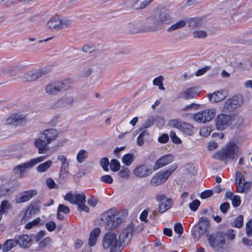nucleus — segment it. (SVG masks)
<instances>
[{
  "instance_id": "5",
  "label": "nucleus",
  "mask_w": 252,
  "mask_h": 252,
  "mask_svg": "<svg viewBox=\"0 0 252 252\" xmlns=\"http://www.w3.org/2000/svg\"><path fill=\"white\" fill-rule=\"evenodd\" d=\"M72 83L70 79H66L61 81H52L46 86L45 92L49 95H55L60 92L67 90Z\"/></svg>"
},
{
  "instance_id": "16",
  "label": "nucleus",
  "mask_w": 252,
  "mask_h": 252,
  "mask_svg": "<svg viewBox=\"0 0 252 252\" xmlns=\"http://www.w3.org/2000/svg\"><path fill=\"white\" fill-rule=\"evenodd\" d=\"M26 115L20 113L11 115L6 119L4 124L7 125H20L26 122Z\"/></svg>"
},
{
  "instance_id": "3",
  "label": "nucleus",
  "mask_w": 252,
  "mask_h": 252,
  "mask_svg": "<svg viewBox=\"0 0 252 252\" xmlns=\"http://www.w3.org/2000/svg\"><path fill=\"white\" fill-rule=\"evenodd\" d=\"M208 242L212 249L216 252H224L226 249L225 233L217 232L209 235Z\"/></svg>"
},
{
  "instance_id": "43",
  "label": "nucleus",
  "mask_w": 252,
  "mask_h": 252,
  "mask_svg": "<svg viewBox=\"0 0 252 252\" xmlns=\"http://www.w3.org/2000/svg\"><path fill=\"white\" fill-rule=\"evenodd\" d=\"M148 132L146 131L141 132L137 138V145L140 146H142L144 143L145 137L148 136Z\"/></svg>"
},
{
  "instance_id": "21",
  "label": "nucleus",
  "mask_w": 252,
  "mask_h": 252,
  "mask_svg": "<svg viewBox=\"0 0 252 252\" xmlns=\"http://www.w3.org/2000/svg\"><path fill=\"white\" fill-rule=\"evenodd\" d=\"M59 132L54 128L46 129L41 132L39 135L49 144L54 141L58 137Z\"/></svg>"
},
{
  "instance_id": "6",
  "label": "nucleus",
  "mask_w": 252,
  "mask_h": 252,
  "mask_svg": "<svg viewBox=\"0 0 252 252\" xmlns=\"http://www.w3.org/2000/svg\"><path fill=\"white\" fill-rule=\"evenodd\" d=\"M102 246L104 249L107 250L110 252L122 251V248L119 245L117 235L113 232H109L104 234L102 240Z\"/></svg>"
},
{
  "instance_id": "56",
  "label": "nucleus",
  "mask_w": 252,
  "mask_h": 252,
  "mask_svg": "<svg viewBox=\"0 0 252 252\" xmlns=\"http://www.w3.org/2000/svg\"><path fill=\"white\" fill-rule=\"evenodd\" d=\"M200 203L198 200H195L189 203V207L191 211H195L200 206Z\"/></svg>"
},
{
  "instance_id": "40",
  "label": "nucleus",
  "mask_w": 252,
  "mask_h": 252,
  "mask_svg": "<svg viewBox=\"0 0 252 252\" xmlns=\"http://www.w3.org/2000/svg\"><path fill=\"white\" fill-rule=\"evenodd\" d=\"M88 157V152L85 150H80L77 154L76 159L79 163L84 162Z\"/></svg>"
},
{
  "instance_id": "61",
  "label": "nucleus",
  "mask_w": 252,
  "mask_h": 252,
  "mask_svg": "<svg viewBox=\"0 0 252 252\" xmlns=\"http://www.w3.org/2000/svg\"><path fill=\"white\" fill-rule=\"evenodd\" d=\"M245 178L241 172H237L235 177V184H237L240 182H244Z\"/></svg>"
},
{
  "instance_id": "17",
  "label": "nucleus",
  "mask_w": 252,
  "mask_h": 252,
  "mask_svg": "<svg viewBox=\"0 0 252 252\" xmlns=\"http://www.w3.org/2000/svg\"><path fill=\"white\" fill-rule=\"evenodd\" d=\"M45 73L41 69L32 70L27 72L22 77L23 82H32L44 75Z\"/></svg>"
},
{
  "instance_id": "57",
  "label": "nucleus",
  "mask_w": 252,
  "mask_h": 252,
  "mask_svg": "<svg viewBox=\"0 0 252 252\" xmlns=\"http://www.w3.org/2000/svg\"><path fill=\"white\" fill-rule=\"evenodd\" d=\"M170 136L172 139V142L175 144H180L182 142L181 140L176 134V133L173 131H171L170 133Z\"/></svg>"
},
{
  "instance_id": "19",
  "label": "nucleus",
  "mask_w": 252,
  "mask_h": 252,
  "mask_svg": "<svg viewBox=\"0 0 252 252\" xmlns=\"http://www.w3.org/2000/svg\"><path fill=\"white\" fill-rule=\"evenodd\" d=\"M231 121L230 116L225 114L218 115L216 119V125L218 130H222L225 129Z\"/></svg>"
},
{
  "instance_id": "44",
  "label": "nucleus",
  "mask_w": 252,
  "mask_h": 252,
  "mask_svg": "<svg viewBox=\"0 0 252 252\" xmlns=\"http://www.w3.org/2000/svg\"><path fill=\"white\" fill-rule=\"evenodd\" d=\"M130 171L125 167H122V169L119 172V176L124 179H128L129 177Z\"/></svg>"
},
{
  "instance_id": "11",
  "label": "nucleus",
  "mask_w": 252,
  "mask_h": 252,
  "mask_svg": "<svg viewBox=\"0 0 252 252\" xmlns=\"http://www.w3.org/2000/svg\"><path fill=\"white\" fill-rule=\"evenodd\" d=\"M210 221H206L203 219L199 220L197 224L195 225L192 229V235L194 241H197L205 234L208 232Z\"/></svg>"
},
{
  "instance_id": "10",
  "label": "nucleus",
  "mask_w": 252,
  "mask_h": 252,
  "mask_svg": "<svg viewBox=\"0 0 252 252\" xmlns=\"http://www.w3.org/2000/svg\"><path fill=\"white\" fill-rule=\"evenodd\" d=\"M216 114V109L214 108L206 109L200 111L193 115V120L200 124H205L214 119Z\"/></svg>"
},
{
  "instance_id": "18",
  "label": "nucleus",
  "mask_w": 252,
  "mask_h": 252,
  "mask_svg": "<svg viewBox=\"0 0 252 252\" xmlns=\"http://www.w3.org/2000/svg\"><path fill=\"white\" fill-rule=\"evenodd\" d=\"M133 174L137 177L143 178L152 173V169L146 164H140L133 170Z\"/></svg>"
},
{
  "instance_id": "13",
  "label": "nucleus",
  "mask_w": 252,
  "mask_h": 252,
  "mask_svg": "<svg viewBox=\"0 0 252 252\" xmlns=\"http://www.w3.org/2000/svg\"><path fill=\"white\" fill-rule=\"evenodd\" d=\"M168 124L171 127L181 130L188 135L191 136L193 134V126L190 124L182 122L177 119L170 120Z\"/></svg>"
},
{
  "instance_id": "4",
  "label": "nucleus",
  "mask_w": 252,
  "mask_h": 252,
  "mask_svg": "<svg viewBox=\"0 0 252 252\" xmlns=\"http://www.w3.org/2000/svg\"><path fill=\"white\" fill-rule=\"evenodd\" d=\"M187 23L189 28L195 29L201 27L203 25V21L201 18L198 17L191 18L188 20L187 21L181 20L172 24L167 28V32H171L176 30L182 29L185 27Z\"/></svg>"
},
{
  "instance_id": "7",
  "label": "nucleus",
  "mask_w": 252,
  "mask_h": 252,
  "mask_svg": "<svg viewBox=\"0 0 252 252\" xmlns=\"http://www.w3.org/2000/svg\"><path fill=\"white\" fill-rule=\"evenodd\" d=\"M86 198L85 194L83 192L72 193L71 192H69L66 193L64 197L65 200L71 204H76L79 211L88 213L89 212V208L85 205Z\"/></svg>"
},
{
  "instance_id": "15",
  "label": "nucleus",
  "mask_w": 252,
  "mask_h": 252,
  "mask_svg": "<svg viewBox=\"0 0 252 252\" xmlns=\"http://www.w3.org/2000/svg\"><path fill=\"white\" fill-rule=\"evenodd\" d=\"M37 194V191L35 189L22 191L15 196V203L19 204L27 202L36 196Z\"/></svg>"
},
{
  "instance_id": "1",
  "label": "nucleus",
  "mask_w": 252,
  "mask_h": 252,
  "mask_svg": "<svg viewBox=\"0 0 252 252\" xmlns=\"http://www.w3.org/2000/svg\"><path fill=\"white\" fill-rule=\"evenodd\" d=\"M175 20L173 14L168 8H162L157 14H153L147 20L150 30L155 32L164 29Z\"/></svg>"
},
{
  "instance_id": "38",
  "label": "nucleus",
  "mask_w": 252,
  "mask_h": 252,
  "mask_svg": "<svg viewBox=\"0 0 252 252\" xmlns=\"http://www.w3.org/2000/svg\"><path fill=\"white\" fill-rule=\"evenodd\" d=\"M153 0H136L134 6L136 9H143Z\"/></svg>"
},
{
  "instance_id": "37",
  "label": "nucleus",
  "mask_w": 252,
  "mask_h": 252,
  "mask_svg": "<svg viewBox=\"0 0 252 252\" xmlns=\"http://www.w3.org/2000/svg\"><path fill=\"white\" fill-rule=\"evenodd\" d=\"M135 157L132 154H127L125 155L122 159L123 163L126 166L130 165L134 161Z\"/></svg>"
},
{
  "instance_id": "14",
  "label": "nucleus",
  "mask_w": 252,
  "mask_h": 252,
  "mask_svg": "<svg viewBox=\"0 0 252 252\" xmlns=\"http://www.w3.org/2000/svg\"><path fill=\"white\" fill-rule=\"evenodd\" d=\"M133 227L131 225H128L124 228L119 235V245L122 248V250L130 242L132 234Z\"/></svg>"
},
{
  "instance_id": "9",
  "label": "nucleus",
  "mask_w": 252,
  "mask_h": 252,
  "mask_svg": "<svg viewBox=\"0 0 252 252\" xmlns=\"http://www.w3.org/2000/svg\"><path fill=\"white\" fill-rule=\"evenodd\" d=\"M176 167H171L166 170H161L156 173L151 179L150 184L153 186H158L165 183Z\"/></svg>"
},
{
  "instance_id": "31",
  "label": "nucleus",
  "mask_w": 252,
  "mask_h": 252,
  "mask_svg": "<svg viewBox=\"0 0 252 252\" xmlns=\"http://www.w3.org/2000/svg\"><path fill=\"white\" fill-rule=\"evenodd\" d=\"M74 98L71 96L62 98L58 101V104L60 107L68 108L73 104Z\"/></svg>"
},
{
  "instance_id": "24",
  "label": "nucleus",
  "mask_w": 252,
  "mask_h": 252,
  "mask_svg": "<svg viewBox=\"0 0 252 252\" xmlns=\"http://www.w3.org/2000/svg\"><path fill=\"white\" fill-rule=\"evenodd\" d=\"M32 168L30 161L17 165L14 168V173L19 177L22 178L25 176L26 170Z\"/></svg>"
},
{
  "instance_id": "63",
  "label": "nucleus",
  "mask_w": 252,
  "mask_h": 252,
  "mask_svg": "<svg viewBox=\"0 0 252 252\" xmlns=\"http://www.w3.org/2000/svg\"><path fill=\"white\" fill-rule=\"evenodd\" d=\"M70 210L68 207L63 205L60 204L58 207V211L59 212L63 213L64 214H67L69 213Z\"/></svg>"
},
{
  "instance_id": "22",
  "label": "nucleus",
  "mask_w": 252,
  "mask_h": 252,
  "mask_svg": "<svg viewBox=\"0 0 252 252\" xmlns=\"http://www.w3.org/2000/svg\"><path fill=\"white\" fill-rule=\"evenodd\" d=\"M199 93L195 87L187 88L178 94V98L189 99L199 95Z\"/></svg>"
},
{
  "instance_id": "54",
  "label": "nucleus",
  "mask_w": 252,
  "mask_h": 252,
  "mask_svg": "<svg viewBox=\"0 0 252 252\" xmlns=\"http://www.w3.org/2000/svg\"><path fill=\"white\" fill-rule=\"evenodd\" d=\"M100 180L101 182H104L106 184H112L113 181V178L109 175H105L102 176L100 178Z\"/></svg>"
},
{
  "instance_id": "12",
  "label": "nucleus",
  "mask_w": 252,
  "mask_h": 252,
  "mask_svg": "<svg viewBox=\"0 0 252 252\" xmlns=\"http://www.w3.org/2000/svg\"><path fill=\"white\" fill-rule=\"evenodd\" d=\"M156 199L158 202V210L160 213H163L166 212L173 205L172 199L167 197L164 194H157Z\"/></svg>"
},
{
  "instance_id": "36",
  "label": "nucleus",
  "mask_w": 252,
  "mask_h": 252,
  "mask_svg": "<svg viewBox=\"0 0 252 252\" xmlns=\"http://www.w3.org/2000/svg\"><path fill=\"white\" fill-rule=\"evenodd\" d=\"M17 245L16 240L9 239L6 240L2 246V251L6 252L14 247Z\"/></svg>"
},
{
  "instance_id": "23",
  "label": "nucleus",
  "mask_w": 252,
  "mask_h": 252,
  "mask_svg": "<svg viewBox=\"0 0 252 252\" xmlns=\"http://www.w3.org/2000/svg\"><path fill=\"white\" fill-rule=\"evenodd\" d=\"M33 144L37 149L38 153L39 154H45L49 151L48 145L49 144L40 135L38 138L34 140Z\"/></svg>"
},
{
  "instance_id": "53",
  "label": "nucleus",
  "mask_w": 252,
  "mask_h": 252,
  "mask_svg": "<svg viewBox=\"0 0 252 252\" xmlns=\"http://www.w3.org/2000/svg\"><path fill=\"white\" fill-rule=\"evenodd\" d=\"M16 2H18V0H1L0 4L5 7H9Z\"/></svg>"
},
{
  "instance_id": "46",
  "label": "nucleus",
  "mask_w": 252,
  "mask_h": 252,
  "mask_svg": "<svg viewBox=\"0 0 252 252\" xmlns=\"http://www.w3.org/2000/svg\"><path fill=\"white\" fill-rule=\"evenodd\" d=\"M155 117L153 116H149L145 122L144 127L145 128H148L154 125L155 123Z\"/></svg>"
},
{
  "instance_id": "25",
  "label": "nucleus",
  "mask_w": 252,
  "mask_h": 252,
  "mask_svg": "<svg viewBox=\"0 0 252 252\" xmlns=\"http://www.w3.org/2000/svg\"><path fill=\"white\" fill-rule=\"evenodd\" d=\"M173 160V156L171 155H166L159 158L155 165V169H158L171 162Z\"/></svg>"
},
{
  "instance_id": "42",
  "label": "nucleus",
  "mask_w": 252,
  "mask_h": 252,
  "mask_svg": "<svg viewBox=\"0 0 252 252\" xmlns=\"http://www.w3.org/2000/svg\"><path fill=\"white\" fill-rule=\"evenodd\" d=\"M121 165L119 162L115 159H112L110 163V168L111 171L116 172L120 168Z\"/></svg>"
},
{
  "instance_id": "33",
  "label": "nucleus",
  "mask_w": 252,
  "mask_h": 252,
  "mask_svg": "<svg viewBox=\"0 0 252 252\" xmlns=\"http://www.w3.org/2000/svg\"><path fill=\"white\" fill-rule=\"evenodd\" d=\"M125 30L126 32L130 33H136L140 31L137 24L135 23H129L127 24L125 27Z\"/></svg>"
},
{
  "instance_id": "49",
  "label": "nucleus",
  "mask_w": 252,
  "mask_h": 252,
  "mask_svg": "<svg viewBox=\"0 0 252 252\" xmlns=\"http://www.w3.org/2000/svg\"><path fill=\"white\" fill-rule=\"evenodd\" d=\"M57 159L61 162V166H69V160L64 155H60L57 157Z\"/></svg>"
},
{
  "instance_id": "30",
  "label": "nucleus",
  "mask_w": 252,
  "mask_h": 252,
  "mask_svg": "<svg viewBox=\"0 0 252 252\" xmlns=\"http://www.w3.org/2000/svg\"><path fill=\"white\" fill-rule=\"evenodd\" d=\"M252 184V183L250 182L244 181L240 182L236 184L237 190L240 193L246 192L251 189Z\"/></svg>"
},
{
  "instance_id": "2",
  "label": "nucleus",
  "mask_w": 252,
  "mask_h": 252,
  "mask_svg": "<svg viewBox=\"0 0 252 252\" xmlns=\"http://www.w3.org/2000/svg\"><path fill=\"white\" fill-rule=\"evenodd\" d=\"M101 220L104 222L106 229L112 230L121 224L124 219L118 214L116 208H113L101 214Z\"/></svg>"
},
{
  "instance_id": "26",
  "label": "nucleus",
  "mask_w": 252,
  "mask_h": 252,
  "mask_svg": "<svg viewBox=\"0 0 252 252\" xmlns=\"http://www.w3.org/2000/svg\"><path fill=\"white\" fill-rule=\"evenodd\" d=\"M17 244L23 248L29 247L31 245V239L28 235L22 234L18 236L16 241Z\"/></svg>"
},
{
  "instance_id": "41",
  "label": "nucleus",
  "mask_w": 252,
  "mask_h": 252,
  "mask_svg": "<svg viewBox=\"0 0 252 252\" xmlns=\"http://www.w3.org/2000/svg\"><path fill=\"white\" fill-rule=\"evenodd\" d=\"M11 208V205L9 201L6 200H3L0 205V212L4 214L6 213L8 210Z\"/></svg>"
},
{
  "instance_id": "35",
  "label": "nucleus",
  "mask_w": 252,
  "mask_h": 252,
  "mask_svg": "<svg viewBox=\"0 0 252 252\" xmlns=\"http://www.w3.org/2000/svg\"><path fill=\"white\" fill-rule=\"evenodd\" d=\"M52 164V161L51 160H47L39 164L36 167V170L39 172H44L51 166Z\"/></svg>"
},
{
  "instance_id": "58",
  "label": "nucleus",
  "mask_w": 252,
  "mask_h": 252,
  "mask_svg": "<svg viewBox=\"0 0 252 252\" xmlns=\"http://www.w3.org/2000/svg\"><path fill=\"white\" fill-rule=\"evenodd\" d=\"M246 230L248 236L250 237L252 236V219L250 220L246 223Z\"/></svg>"
},
{
  "instance_id": "50",
  "label": "nucleus",
  "mask_w": 252,
  "mask_h": 252,
  "mask_svg": "<svg viewBox=\"0 0 252 252\" xmlns=\"http://www.w3.org/2000/svg\"><path fill=\"white\" fill-rule=\"evenodd\" d=\"M47 158L46 156H40L34 158H32L31 160H30V162L31 163L32 166L33 167L37 163L41 162L46 159Z\"/></svg>"
},
{
  "instance_id": "62",
  "label": "nucleus",
  "mask_w": 252,
  "mask_h": 252,
  "mask_svg": "<svg viewBox=\"0 0 252 252\" xmlns=\"http://www.w3.org/2000/svg\"><path fill=\"white\" fill-rule=\"evenodd\" d=\"M230 208V205L228 202H224L220 205V209L223 214H226Z\"/></svg>"
},
{
  "instance_id": "55",
  "label": "nucleus",
  "mask_w": 252,
  "mask_h": 252,
  "mask_svg": "<svg viewBox=\"0 0 252 252\" xmlns=\"http://www.w3.org/2000/svg\"><path fill=\"white\" fill-rule=\"evenodd\" d=\"M51 242L52 240L50 237H46L39 243V247L40 248H44L48 246Z\"/></svg>"
},
{
  "instance_id": "48",
  "label": "nucleus",
  "mask_w": 252,
  "mask_h": 252,
  "mask_svg": "<svg viewBox=\"0 0 252 252\" xmlns=\"http://www.w3.org/2000/svg\"><path fill=\"white\" fill-rule=\"evenodd\" d=\"M234 226L237 228H241L243 224V216L241 215H239L234 220Z\"/></svg>"
},
{
  "instance_id": "20",
  "label": "nucleus",
  "mask_w": 252,
  "mask_h": 252,
  "mask_svg": "<svg viewBox=\"0 0 252 252\" xmlns=\"http://www.w3.org/2000/svg\"><path fill=\"white\" fill-rule=\"evenodd\" d=\"M243 103V98L242 96L237 95L225 102L224 109H228V110L230 109H235L242 105Z\"/></svg>"
},
{
  "instance_id": "45",
  "label": "nucleus",
  "mask_w": 252,
  "mask_h": 252,
  "mask_svg": "<svg viewBox=\"0 0 252 252\" xmlns=\"http://www.w3.org/2000/svg\"><path fill=\"white\" fill-rule=\"evenodd\" d=\"M69 166H61L59 172V176L60 178L64 179L66 178L68 174Z\"/></svg>"
},
{
  "instance_id": "52",
  "label": "nucleus",
  "mask_w": 252,
  "mask_h": 252,
  "mask_svg": "<svg viewBox=\"0 0 252 252\" xmlns=\"http://www.w3.org/2000/svg\"><path fill=\"white\" fill-rule=\"evenodd\" d=\"M100 164L103 169L105 171H108L109 160L107 158H102L100 160Z\"/></svg>"
},
{
  "instance_id": "59",
  "label": "nucleus",
  "mask_w": 252,
  "mask_h": 252,
  "mask_svg": "<svg viewBox=\"0 0 252 252\" xmlns=\"http://www.w3.org/2000/svg\"><path fill=\"white\" fill-rule=\"evenodd\" d=\"M46 183L47 186L50 189H57L59 187L58 185L57 184H56L54 181L52 180L51 178L47 179L46 180Z\"/></svg>"
},
{
  "instance_id": "8",
  "label": "nucleus",
  "mask_w": 252,
  "mask_h": 252,
  "mask_svg": "<svg viewBox=\"0 0 252 252\" xmlns=\"http://www.w3.org/2000/svg\"><path fill=\"white\" fill-rule=\"evenodd\" d=\"M237 148V147L236 144L233 142H229L226 145L224 148L214 154L213 158L218 160L227 158L233 159Z\"/></svg>"
},
{
  "instance_id": "47",
  "label": "nucleus",
  "mask_w": 252,
  "mask_h": 252,
  "mask_svg": "<svg viewBox=\"0 0 252 252\" xmlns=\"http://www.w3.org/2000/svg\"><path fill=\"white\" fill-rule=\"evenodd\" d=\"M194 38H205L207 36V32L204 31L197 30L192 33Z\"/></svg>"
},
{
  "instance_id": "51",
  "label": "nucleus",
  "mask_w": 252,
  "mask_h": 252,
  "mask_svg": "<svg viewBox=\"0 0 252 252\" xmlns=\"http://www.w3.org/2000/svg\"><path fill=\"white\" fill-rule=\"evenodd\" d=\"M12 190L9 188H6L3 186H0V196H5L9 195Z\"/></svg>"
},
{
  "instance_id": "34",
  "label": "nucleus",
  "mask_w": 252,
  "mask_h": 252,
  "mask_svg": "<svg viewBox=\"0 0 252 252\" xmlns=\"http://www.w3.org/2000/svg\"><path fill=\"white\" fill-rule=\"evenodd\" d=\"M213 213V210L211 208H206L202 210L201 214L202 216L200 218L199 220H201V219H203V220H205L206 221H210L209 219L212 217H214Z\"/></svg>"
},
{
  "instance_id": "29",
  "label": "nucleus",
  "mask_w": 252,
  "mask_h": 252,
  "mask_svg": "<svg viewBox=\"0 0 252 252\" xmlns=\"http://www.w3.org/2000/svg\"><path fill=\"white\" fill-rule=\"evenodd\" d=\"M101 230L98 228L93 229L90 233L88 244L90 246H94L100 234Z\"/></svg>"
},
{
  "instance_id": "32",
  "label": "nucleus",
  "mask_w": 252,
  "mask_h": 252,
  "mask_svg": "<svg viewBox=\"0 0 252 252\" xmlns=\"http://www.w3.org/2000/svg\"><path fill=\"white\" fill-rule=\"evenodd\" d=\"M40 208L36 203H33L29 205L26 213V216L31 217L32 215L38 213Z\"/></svg>"
},
{
  "instance_id": "27",
  "label": "nucleus",
  "mask_w": 252,
  "mask_h": 252,
  "mask_svg": "<svg viewBox=\"0 0 252 252\" xmlns=\"http://www.w3.org/2000/svg\"><path fill=\"white\" fill-rule=\"evenodd\" d=\"M60 16L55 15L53 16L47 22L48 28L51 31L60 30Z\"/></svg>"
},
{
  "instance_id": "60",
  "label": "nucleus",
  "mask_w": 252,
  "mask_h": 252,
  "mask_svg": "<svg viewBox=\"0 0 252 252\" xmlns=\"http://www.w3.org/2000/svg\"><path fill=\"white\" fill-rule=\"evenodd\" d=\"M232 204L234 207H238L241 204L240 198L238 195H235L231 200Z\"/></svg>"
},
{
  "instance_id": "28",
  "label": "nucleus",
  "mask_w": 252,
  "mask_h": 252,
  "mask_svg": "<svg viewBox=\"0 0 252 252\" xmlns=\"http://www.w3.org/2000/svg\"><path fill=\"white\" fill-rule=\"evenodd\" d=\"M226 97V94L223 91H218L213 94H208L210 100L213 102H219L223 100Z\"/></svg>"
},
{
  "instance_id": "64",
  "label": "nucleus",
  "mask_w": 252,
  "mask_h": 252,
  "mask_svg": "<svg viewBox=\"0 0 252 252\" xmlns=\"http://www.w3.org/2000/svg\"><path fill=\"white\" fill-rule=\"evenodd\" d=\"M155 123L158 126H163L165 124V121L163 117L160 116L155 117Z\"/></svg>"
},
{
  "instance_id": "39",
  "label": "nucleus",
  "mask_w": 252,
  "mask_h": 252,
  "mask_svg": "<svg viewBox=\"0 0 252 252\" xmlns=\"http://www.w3.org/2000/svg\"><path fill=\"white\" fill-rule=\"evenodd\" d=\"M60 30L68 28L71 24V21L68 18L60 16Z\"/></svg>"
}]
</instances>
